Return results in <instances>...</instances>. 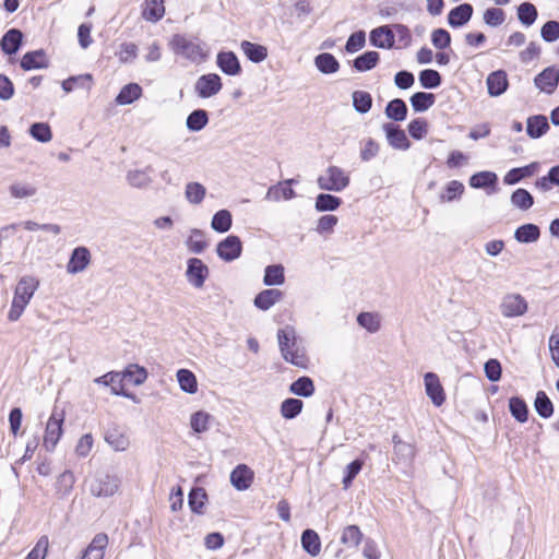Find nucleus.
<instances>
[{
  "label": "nucleus",
  "instance_id": "1",
  "mask_svg": "<svg viewBox=\"0 0 559 559\" xmlns=\"http://www.w3.org/2000/svg\"><path fill=\"white\" fill-rule=\"evenodd\" d=\"M277 341L283 359L298 368H307L309 359L304 350L297 344L296 331L293 326H285L277 331Z\"/></svg>",
  "mask_w": 559,
  "mask_h": 559
},
{
  "label": "nucleus",
  "instance_id": "2",
  "mask_svg": "<svg viewBox=\"0 0 559 559\" xmlns=\"http://www.w3.org/2000/svg\"><path fill=\"white\" fill-rule=\"evenodd\" d=\"M170 49L191 62H201L206 55L197 40L189 39L186 35L175 34L169 41Z\"/></svg>",
  "mask_w": 559,
  "mask_h": 559
},
{
  "label": "nucleus",
  "instance_id": "3",
  "mask_svg": "<svg viewBox=\"0 0 559 559\" xmlns=\"http://www.w3.org/2000/svg\"><path fill=\"white\" fill-rule=\"evenodd\" d=\"M348 185V175L337 166H329L318 178L319 188L326 191L341 192L347 188Z\"/></svg>",
  "mask_w": 559,
  "mask_h": 559
},
{
  "label": "nucleus",
  "instance_id": "4",
  "mask_svg": "<svg viewBox=\"0 0 559 559\" xmlns=\"http://www.w3.org/2000/svg\"><path fill=\"white\" fill-rule=\"evenodd\" d=\"M63 412H58L56 409L51 413L50 417L48 418L43 439V447L47 452H52L56 449L63 433Z\"/></svg>",
  "mask_w": 559,
  "mask_h": 559
},
{
  "label": "nucleus",
  "instance_id": "5",
  "mask_svg": "<svg viewBox=\"0 0 559 559\" xmlns=\"http://www.w3.org/2000/svg\"><path fill=\"white\" fill-rule=\"evenodd\" d=\"M120 487V479L116 475L100 474L90 484V491L95 497H111Z\"/></svg>",
  "mask_w": 559,
  "mask_h": 559
},
{
  "label": "nucleus",
  "instance_id": "6",
  "mask_svg": "<svg viewBox=\"0 0 559 559\" xmlns=\"http://www.w3.org/2000/svg\"><path fill=\"white\" fill-rule=\"evenodd\" d=\"M500 311L504 318L521 317L527 311V302L520 294L510 293L503 296Z\"/></svg>",
  "mask_w": 559,
  "mask_h": 559
},
{
  "label": "nucleus",
  "instance_id": "7",
  "mask_svg": "<svg viewBox=\"0 0 559 559\" xmlns=\"http://www.w3.org/2000/svg\"><path fill=\"white\" fill-rule=\"evenodd\" d=\"M186 277L189 284L195 288H202L209 276V267L198 258H191L187 262Z\"/></svg>",
  "mask_w": 559,
  "mask_h": 559
},
{
  "label": "nucleus",
  "instance_id": "8",
  "mask_svg": "<svg viewBox=\"0 0 559 559\" xmlns=\"http://www.w3.org/2000/svg\"><path fill=\"white\" fill-rule=\"evenodd\" d=\"M424 384L426 394L431 400L432 404L437 407L441 406L445 401V393L438 374L435 372L425 373Z\"/></svg>",
  "mask_w": 559,
  "mask_h": 559
},
{
  "label": "nucleus",
  "instance_id": "9",
  "mask_svg": "<svg viewBox=\"0 0 559 559\" xmlns=\"http://www.w3.org/2000/svg\"><path fill=\"white\" fill-rule=\"evenodd\" d=\"M222 90L219 75L215 73L201 75L195 82V91L202 98L216 95Z\"/></svg>",
  "mask_w": 559,
  "mask_h": 559
},
{
  "label": "nucleus",
  "instance_id": "10",
  "mask_svg": "<svg viewBox=\"0 0 559 559\" xmlns=\"http://www.w3.org/2000/svg\"><path fill=\"white\" fill-rule=\"evenodd\" d=\"M242 250L239 237L230 235L217 245V254L221 259L229 262L236 260Z\"/></svg>",
  "mask_w": 559,
  "mask_h": 559
},
{
  "label": "nucleus",
  "instance_id": "11",
  "mask_svg": "<svg viewBox=\"0 0 559 559\" xmlns=\"http://www.w3.org/2000/svg\"><path fill=\"white\" fill-rule=\"evenodd\" d=\"M38 285L39 282L35 277L23 276L15 287L13 299L27 306L37 290Z\"/></svg>",
  "mask_w": 559,
  "mask_h": 559
},
{
  "label": "nucleus",
  "instance_id": "12",
  "mask_svg": "<svg viewBox=\"0 0 559 559\" xmlns=\"http://www.w3.org/2000/svg\"><path fill=\"white\" fill-rule=\"evenodd\" d=\"M91 263V253L86 247H76L69 259L67 264V272L69 274H78L88 266Z\"/></svg>",
  "mask_w": 559,
  "mask_h": 559
},
{
  "label": "nucleus",
  "instance_id": "13",
  "mask_svg": "<svg viewBox=\"0 0 559 559\" xmlns=\"http://www.w3.org/2000/svg\"><path fill=\"white\" fill-rule=\"evenodd\" d=\"M558 82L559 69L556 67L546 68L535 78L536 86L547 94H551L556 90Z\"/></svg>",
  "mask_w": 559,
  "mask_h": 559
},
{
  "label": "nucleus",
  "instance_id": "14",
  "mask_svg": "<svg viewBox=\"0 0 559 559\" xmlns=\"http://www.w3.org/2000/svg\"><path fill=\"white\" fill-rule=\"evenodd\" d=\"M254 474L246 464L237 465L230 473V483L237 490L248 489L253 481Z\"/></svg>",
  "mask_w": 559,
  "mask_h": 559
},
{
  "label": "nucleus",
  "instance_id": "15",
  "mask_svg": "<svg viewBox=\"0 0 559 559\" xmlns=\"http://www.w3.org/2000/svg\"><path fill=\"white\" fill-rule=\"evenodd\" d=\"M488 94L491 97L502 95L509 85L507 73L503 70L491 72L486 80Z\"/></svg>",
  "mask_w": 559,
  "mask_h": 559
},
{
  "label": "nucleus",
  "instance_id": "16",
  "mask_svg": "<svg viewBox=\"0 0 559 559\" xmlns=\"http://www.w3.org/2000/svg\"><path fill=\"white\" fill-rule=\"evenodd\" d=\"M369 39L372 46L382 49L392 48L394 45V34L388 25L372 29Z\"/></svg>",
  "mask_w": 559,
  "mask_h": 559
},
{
  "label": "nucleus",
  "instance_id": "17",
  "mask_svg": "<svg viewBox=\"0 0 559 559\" xmlns=\"http://www.w3.org/2000/svg\"><path fill=\"white\" fill-rule=\"evenodd\" d=\"M383 130L385 131L388 142L392 147L404 151L409 148L411 143L402 129L392 123H385L383 126Z\"/></svg>",
  "mask_w": 559,
  "mask_h": 559
},
{
  "label": "nucleus",
  "instance_id": "18",
  "mask_svg": "<svg viewBox=\"0 0 559 559\" xmlns=\"http://www.w3.org/2000/svg\"><path fill=\"white\" fill-rule=\"evenodd\" d=\"M107 545V535L104 533L96 534L83 552L81 559H104L105 548Z\"/></svg>",
  "mask_w": 559,
  "mask_h": 559
},
{
  "label": "nucleus",
  "instance_id": "19",
  "mask_svg": "<svg viewBox=\"0 0 559 559\" xmlns=\"http://www.w3.org/2000/svg\"><path fill=\"white\" fill-rule=\"evenodd\" d=\"M473 15V7L469 3H462L453 8L448 14V23L451 27L465 25Z\"/></svg>",
  "mask_w": 559,
  "mask_h": 559
},
{
  "label": "nucleus",
  "instance_id": "20",
  "mask_svg": "<svg viewBox=\"0 0 559 559\" xmlns=\"http://www.w3.org/2000/svg\"><path fill=\"white\" fill-rule=\"evenodd\" d=\"M217 66L228 75H237L241 67L237 56L231 51H223L217 55Z\"/></svg>",
  "mask_w": 559,
  "mask_h": 559
},
{
  "label": "nucleus",
  "instance_id": "21",
  "mask_svg": "<svg viewBox=\"0 0 559 559\" xmlns=\"http://www.w3.org/2000/svg\"><path fill=\"white\" fill-rule=\"evenodd\" d=\"M295 182L294 179H287L283 183H278L269 188L265 199L277 202L281 198L290 200L295 198L296 193L289 186Z\"/></svg>",
  "mask_w": 559,
  "mask_h": 559
},
{
  "label": "nucleus",
  "instance_id": "22",
  "mask_svg": "<svg viewBox=\"0 0 559 559\" xmlns=\"http://www.w3.org/2000/svg\"><path fill=\"white\" fill-rule=\"evenodd\" d=\"M105 441L115 451H126L130 445L129 437L118 427H112L107 430Z\"/></svg>",
  "mask_w": 559,
  "mask_h": 559
},
{
  "label": "nucleus",
  "instance_id": "23",
  "mask_svg": "<svg viewBox=\"0 0 559 559\" xmlns=\"http://www.w3.org/2000/svg\"><path fill=\"white\" fill-rule=\"evenodd\" d=\"M21 67L26 71L47 68L48 59L45 51L35 50L26 52L21 60Z\"/></svg>",
  "mask_w": 559,
  "mask_h": 559
},
{
  "label": "nucleus",
  "instance_id": "24",
  "mask_svg": "<svg viewBox=\"0 0 559 559\" xmlns=\"http://www.w3.org/2000/svg\"><path fill=\"white\" fill-rule=\"evenodd\" d=\"M23 34L20 29L11 28L1 38L0 46L4 53H15L22 44Z\"/></svg>",
  "mask_w": 559,
  "mask_h": 559
},
{
  "label": "nucleus",
  "instance_id": "25",
  "mask_svg": "<svg viewBox=\"0 0 559 559\" xmlns=\"http://www.w3.org/2000/svg\"><path fill=\"white\" fill-rule=\"evenodd\" d=\"M240 48L245 56L254 63L264 61L267 57V48L263 45L254 44L249 40H243Z\"/></svg>",
  "mask_w": 559,
  "mask_h": 559
},
{
  "label": "nucleus",
  "instance_id": "26",
  "mask_svg": "<svg viewBox=\"0 0 559 559\" xmlns=\"http://www.w3.org/2000/svg\"><path fill=\"white\" fill-rule=\"evenodd\" d=\"M540 237L539 227L535 224H524L514 231V238L520 243L536 242Z\"/></svg>",
  "mask_w": 559,
  "mask_h": 559
},
{
  "label": "nucleus",
  "instance_id": "27",
  "mask_svg": "<svg viewBox=\"0 0 559 559\" xmlns=\"http://www.w3.org/2000/svg\"><path fill=\"white\" fill-rule=\"evenodd\" d=\"M282 298V292L275 288L265 289L254 298V306L261 310H269Z\"/></svg>",
  "mask_w": 559,
  "mask_h": 559
},
{
  "label": "nucleus",
  "instance_id": "28",
  "mask_svg": "<svg viewBox=\"0 0 559 559\" xmlns=\"http://www.w3.org/2000/svg\"><path fill=\"white\" fill-rule=\"evenodd\" d=\"M165 14L164 0H146L142 12L144 20L150 22L159 21Z\"/></svg>",
  "mask_w": 559,
  "mask_h": 559
},
{
  "label": "nucleus",
  "instance_id": "29",
  "mask_svg": "<svg viewBox=\"0 0 559 559\" xmlns=\"http://www.w3.org/2000/svg\"><path fill=\"white\" fill-rule=\"evenodd\" d=\"M317 69L324 74H332L338 71L340 63L337 59L329 52H323L314 58Z\"/></svg>",
  "mask_w": 559,
  "mask_h": 559
},
{
  "label": "nucleus",
  "instance_id": "30",
  "mask_svg": "<svg viewBox=\"0 0 559 559\" xmlns=\"http://www.w3.org/2000/svg\"><path fill=\"white\" fill-rule=\"evenodd\" d=\"M301 546L310 556H318L321 550L319 535L313 530L308 528L304 531L301 534Z\"/></svg>",
  "mask_w": 559,
  "mask_h": 559
},
{
  "label": "nucleus",
  "instance_id": "31",
  "mask_svg": "<svg viewBox=\"0 0 559 559\" xmlns=\"http://www.w3.org/2000/svg\"><path fill=\"white\" fill-rule=\"evenodd\" d=\"M385 116L394 121H403L407 116V106L401 98H394L385 107Z\"/></svg>",
  "mask_w": 559,
  "mask_h": 559
},
{
  "label": "nucleus",
  "instance_id": "32",
  "mask_svg": "<svg viewBox=\"0 0 559 559\" xmlns=\"http://www.w3.org/2000/svg\"><path fill=\"white\" fill-rule=\"evenodd\" d=\"M142 95V87L136 83H129L121 88L116 97V102L119 105H129L140 98Z\"/></svg>",
  "mask_w": 559,
  "mask_h": 559
},
{
  "label": "nucleus",
  "instance_id": "33",
  "mask_svg": "<svg viewBox=\"0 0 559 559\" xmlns=\"http://www.w3.org/2000/svg\"><path fill=\"white\" fill-rule=\"evenodd\" d=\"M177 381L180 389L189 394H194L198 391V381L194 373L188 369H179L177 371Z\"/></svg>",
  "mask_w": 559,
  "mask_h": 559
},
{
  "label": "nucleus",
  "instance_id": "34",
  "mask_svg": "<svg viewBox=\"0 0 559 559\" xmlns=\"http://www.w3.org/2000/svg\"><path fill=\"white\" fill-rule=\"evenodd\" d=\"M537 166V163H532L524 167L512 168L507 173V175L503 178V181L506 185H515L521 179L531 177L535 173Z\"/></svg>",
  "mask_w": 559,
  "mask_h": 559
},
{
  "label": "nucleus",
  "instance_id": "35",
  "mask_svg": "<svg viewBox=\"0 0 559 559\" xmlns=\"http://www.w3.org/2000/svg\"><path fill=\"white\" fill-rule=\"evenodd\" d=\"M394 442V455L399 462L409 463L415 456V449L412 444L397 439V436L393 437Z\"/></svg>",
  "mask_w": 559,
  "mask_h": 559
},
{
  "label": "nucleus",
  "instance_id": "36",
  "mask_svg": "<svg viewBox=\"0 0 559 559\" xmlns=\"http://www.w3.org/2000/svg\"><path fill=\"white\" fill-rule=\"evenodd\" d=\"M93 78L91 74H80L76 76H70L61 83L62 90L66 93L72 92L75 87L86 88L90 91L92 88Z\"/></svg>",
  "mask_w": 559,
  "mask_h": 559
},
{
  "label": "nucleus",
  "instance_id": "37",
  "mask_svg": "<svg viewBox=\"0 0 559 559\" xmlns=\"http://www.w3.org/2000/svg\"><path fill=\"white\" fill-rule=\"evenodd\" d=\"M548 129L549 124L544 116H534L527 119L526 131L533 139L542 136Z\"/></svg>",
  "mask_w": 559,
  "mask_h": 559
},
{
  "label": "nucleus",
  "instance_id": "38",
  "mask_svg": "<svg viewBox=\"0 0 559 559\" xmlns=\"http://www.w3.org/2000/svg\"><path fill=\"white\" fill-rule=\"evenodd\" d=\"M289 391L295 395L309 397L314 393V384L309 377H300L290 384Z\"/></svg>",
  "mask_w": 559,
  "mask_h": 559
},
{
  "label": "nucleus",
  "instance_id": "39",
  "mask_svg": "<svg viewBox=\"0 0 559 559\" xmlns=\"http://www.w3.org/2000/svg\"><path fill=\"white\" fill-rule=\"evenodd\" d=\"M380 60V55L377 51H367L354 60V68L359 72H365L373 69Z\"/></svg>",
  "mask_w": 559,
  "mask_h": 559
},
{
  "label": "nucleus",
  "instance_id": "40",
  "mask_svg": "<svg viewBox=\"0 0 559 559\" xmlns=\"http://www.w3.org/2000/svg\"><path fill=\"white\" fill-rule=\"evenodd\" d=\"M209 122V115L204 109H195L188 117L186 126L191 132L201 131Z\"/></svg>",
  "mask_w": 559,
  "mask_h": 559
},
{
  "label": "nucleus",
  "instance_id": "41",
  "mask_svg": "<svg viewBox=\"0 0 559 559\" xmlns=\"http://www.w3.org/2000/svg\"><path fill=\"white\" fill-rule=\"evenodd\" d=\"M213 417L204 411H198L191 415L190 426L197 433H203L210 429Z\"/></svg>",
  "mask_w": 559,
  "mask_h": 559
},
{
  "label": "nucleus",
  "instance_id": "42",
  "mask_svg": "<svg viewBox=\"0 0 559 559\" xmlns=\"http://www.w3.org/2000/svg\"><path fill=\"white\" fill-rule=\"evenodd\" d=\"M411 104L416 112L428 110L435 104V95L431 93L417 92L411 97Z\"/></svg>",
  "mask_w": 559,
  "mask_h": 559
},
{
  "label": "nucleus",
  "instance_id": "43",
  "mask_svg": "<svg viewBox=\"0 0 559 559\" xmlns=\"http://www.w3.org/2000/svg\"><path fill=\"white\" fill-rule=\"evenodd\" d=\"M129 380L134 385H141L147 379V372L143 367L138 365H130L122 373H120V380Z\"/></svg>",
  "mask_w": 559,
  "mask_h": 559
},
{
  "label": "nucleus",
  "instance_id": "44",
  "mask_svg": "<svg viewBox=\"0 0 559 559\" xmlns=\"http://www.w3.org/2000/svg\"><path fill=\"white\" fill-rule=\"evenodd\" d=\"M362 538V533L357 525L346 526L341 536V543L348 548H357Z\"/></svg>",
  "mask_w": 559,
  "mask_h": 559
},
{
  "label": "nucleus",
  "instance_id": "45",
  "mask_svg": "<svg viewBox=\"0 0 559 559\" xmlns=\"http://www.w3.org/2000/svg\"><path fill=\"white\" fill-rule=\"evenodd\" d=\"M537 414L543 418H549L554 414V405L544 391H538L534 401Z\"/></svg>",
  "mask_w": 559,
  "mask_h": 559
},
{
  "label": "nucleus",
  "instance_id": "46",
  "mask_svg": "<svg viewBox=\"0 0 559 559\" xmlns=\"http://www.w3.org/2000/svg\"><path fill=\"white\" fill-rule=\"evenodd\" d=\"M9 192L14 199H27L34 197L37 193V189L32 183L16 181L9 187Z\"/></svg>",
  "mask_w": 559,
  "mask_h": 559
},
{
  "label": "nucleus",
  "instance_id": "47",
  "mask_svg": "<svg viewBox=\"0 0 559 559\" xmlns=\"http://www.w3.org/2000/svg\"><path fill=\"white\" fill-rule=\"evenodd\" d=\"M285 282L284 267L273 264L265 267L263 283L267 286L282 285Z\"/></svg>",
  "mask_w": 559,
  "mask_h": 559
},
{
  "label": "nucleus",
  "instance_id": "48",
  "mask_svg": "<svg viewBox=\"0 0 559 559\" xmlns=\"http://www.w3.org/2000/svg\"><path fill=\"white\" fill-rule=\"evenodd\" d=\"M302 407L301 400L289 397L282 402L280 412L285 419H294L301 413Z\"/></svg>",
  "mask_w": 559,
  "mask_h": 559
},
{
  "label": "nucleus",
  "instance_id": "49",
  "mask_svg": "<svg viewBox=\"0 0 559 559\" xmlns=\"http://www.w3.org/2000/svg\"><path fill=\"white\" fill-rule=\"evenodd\" d=\"M511 203L513 206L527 211L534 204L533 195L525 189L519 188L511 194Z\"/></svg>",
  "mask_w": 559,
  "mask_h": 559
},
{
  "label": "nucleus",
  "instance_id": "50",
  "mask_svg": "<svg viewBox=\"0 0 559 559\" xmlns=\"http://www.w3.org/2000/svg\"><path fill=\"white\" fill-rule=\"evenodd\" d=\"M342 204V200L338 197L321 193L316 199L314 207L319 212L335 211Z\"/></svg>",
  "mask_w": 559,
  "mask_h": 559
},
{
  "label": "nucleus",
  "instance_id": "51",
  "mask_svg": "<svg viewBox=\"0 0 559 559\" xmlns=\"http://www.w3.org/2000/svg\"><path fill=\"white\" fill-rule=\"evenodd\" d=\"M231 214L227 210L216 212L212 218L211 226L215 231L226 233L231 227Z\"/></svg>",
  "mask_w": 559,
  "mask_h": 559
},
{
  "label": "nucleus",
  "instance_id": "52",
  "mask_svg": "<svg viewBox=\"0 0 559 559\" xmlns=\"http://www.w3.org/2000/svg\"><path fill=\"white\" fill-rule=\"evenodd\" d=\"M497 175L492 171H479L469 178V186L475 189L493 186L497 182Z\"/></svg>",
  "mask_w": 559,
  "mask_h": 559
},
{
  "label": "nucleus",
  "instance_id": "53",
  "mask_svg": "<svg viewBox=\"0 0 559 559\" xmlns=\"http://www.w3.org/2000/svg\"><path fill=\"white\" fill-rule=\"evenodd\" d=\"M353 106L359 114H367L372 106V97L368 92L355 91L352 95Z\"/></svg>",
  "mask_w": 559,
  "mask_h": 559
},
{
  "label": "nucleus",
  "instance_id": "54",
  "mask_svg": "<svg viewBox=\"0 0 559 559\" xmlns=\"http://www.w3.org/2000/svg\"><path fill=\"white\" fill-rule=\"evenodd\" d=\"M206 194V189L199 182H189L186 186L185 195L191 204H200Z\"/></svg>",
  "mask_w": 559,
  "mask_h": 559
},
{
  "label": "nucleus",
  "instance_id": "55",
  "mask_svg": "<svg viewBox=\"0 0 559 559\" xmlns=\"http://www.w3.org/2000/svg\"><path fill=\"white\" fill-rule=\"evenodd\" d=\"M509 409L512 416L520 423L527 420L528 409L526 403L518 397L513 396L509 400Z\"/></svg>",
  "mask_w": 559,
  "mask_h": 559
},
{
  "label": "nucleus",
  "instance_id": "56",
  "mask_svg": "<svg viewBox=\"0 0 559 559\" xmlns=\"http://www.w3.org/2000/svg\"><path fill=\"white\" fill-rule=\"evenodd\" d=\"M127 181L134 188H146L152 179L146 169H134L128 171Z\"/></svg>",
  "mask_w": 559,
  "mask_h": 559
},
{
  "label": "nucleus",
  "instance_id": "57",
  "mask_svg": "<svg viewBox=\"0 0 559 559\" xmlns=\"http://www.w3.org/2000/svg\"><path fill=\"white\" fill-rule=\"evenodd\" d=\"M537 9L530 2H523L518 8V17L525 26H531L537 19Z\"/></svg>",
  "mask_w": 559,
  "mask_h": 559
},
{
  "label": "nucleus",
  "instance_id": "58",
  "mask_svg": "<svg viewBox=\"0 0 559 559\" xmlns=\"http://www.w3.org/2000/svg\"><path fill=\"white\" fill-rule=\"evenodd\" d=\"M357 322L370 333H376L380 329V319L378 314L371 312H361L358 314Z\"/></svg>",
  "mask_w": 559,
  "mask_h": 559
},
{
  "label": "nucleus",
  "instance_id": "59",
  "mask_svg": "<svg viewBox=\"0 0 559 559\" xmlns=\"http://www.w3.org/2000/svg\"><path fill=\"white\" fill-rule=\"evenodd\" d=\"M29 133L35 140L41 143H47L52 138L50 127L45 122L33 123L29 128Z\"/></svg>",
  "mask_w": 559,
  "mask_h": 559
},
{
  "label": "nucleus",
  "instance_id": "60",
  "mask_svg": "<svg viewBox=\"0 0 559 559\" xmlns=\"http://www.w3.org/2000/svg\"><path fill=\"white\" fill-rule=\"evenodd\" d=\"M419 82L424 88H436L441 84V75L436 70L426 69L419 73Z\"/></svg>",
  "mask_w": 559,
  "mask_h": 559
},
{
  "label": "nucleus",
  "instance_id": "61",
  "mask_svg": "<svg viewBox=\"0 0 559 559\" xmlns=\"http://www.w3.org/2000/svg\"><path fill=\"white\" fill-rule=\"evenodd\" d=\"M206 246L207 243L203 239V234L198 229L192 230L191 235L187 240V247L189 251L192 253H201L204 251Z\"/></svg>",
  "mask_w": 559,
  "mask_h": 559
},
{
  "label": "nucleus",
  "instance_id": "62",
  "mask_svg": "<svg viewBox=\"0 0 559 559\" xmlns=\"http://www.w3.org/2000/svg\"><path fill=\"white\" fill-rule=\"evenodd\" d=\"M483 19L487 25L491 27H497L504 22L506 13L501 9L489 8L484 12Z\"/></svg>",
  "mask_w": 559,
  "mask_h": 559
},
{
  "label": "nucleus",
  "instance_id": "63",
  "mask_svg": "<svg viewBox=\"0 0 559 559\" xmlns=\"http://www.w3.org/2000/svg\"><path fill=\"white\" fill-rule=\"evenodd\" d=\"M464 192V185L457 180H452L447 185L445 193L441 194L442 202H451L460 198Z\"/></svg>",
  "mask_w": 559,
  "mask_h": 559
},
{
  "label": "nucleus",
  "instance_id": "64",
  "mask_svg": "<svg viewBox=\"0 0 559 559\" xmlns=\"http://www.w3.org/2000/svg\"><path fill=\"white\" fill-rule=\"evenodd\" d=\"M542 38L547 43L556 41L559 38V22L548 21L540 29Z\"/></svg>",
  "mask_w": 559,
  "mask_h": 559
}]
</instances>
